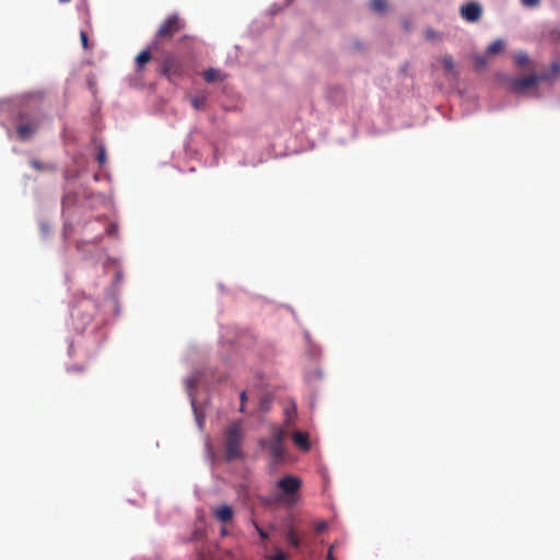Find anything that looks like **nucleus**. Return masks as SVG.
I'll use <instances>...</instances> for the list:
<instances>
[{
  "mask_svg": "<svg viewBox=\"0 0 560 560\" xmlns=\"http://www.w3.org/2000/svg\"><path fill=\"white\" fill-rule=\"evenodd\" d=\"M185 21L177 13L168 15L159 26L154 35L152 46L158 47L159 45L171 40L185 27Z\"/></svg>",
  "mask_w": 560,
  "mask_h": 560,
  "instance_id": "obj_1",
  "label": "nucleus"
},
{
  "mask_svg": "<svg viewBox=\"0 0 560 560\" xmlns=\"http://www.w3.org/2000/svg\"><path fill=\"white\" fill-rule=\"evenodd\" d=\"M242 442L243 431L241 422H234L229 425L224 432V447L228 460H233L243 456L241 450Z\"/></svg>",
  "mask_w": 560,
  "mask_h": 560,
  "instance_id": "obj_2",
  "label": "nucleus"
},
{
  "mask_svg": "<svg viewBox=\"0 0 560 560\" xmlns=\"http://www.w3.org/2000/svg\"><path fill=\"white\" fill-rule=\"evenodd\" d=\"M160 72L171 83H176L186 75L187 69L180 57L173 52H166L161 61Z\"/></svg>",
  "mask_w": 560,
  "mask_h": 560,
  "instance_id": "obj_3",
  "label": "nucleus"
},
{
  "mask_svg": "<svg viewBox=\"0 0 560 560\" xmlns=\"http://www.w3.org/2000/svg\"><path fill=\"white\" fill-rule=\"evenodd\" d=\"M42 114L38 110L22 112L19 115L16 125V133L21 141L31 139L39 129L42 122Z\"/></svg>",
  "mask_w": 560,
  "mask_h": 560,
  "instance_id": "obj_4",
  "label": "nucleus"
},
{
  "mask_svg": "<svg viewBox=\"0 0 560 560\" xmlns=\"http://www.w3.org/2000/svg\"><path fill=\"white\" fill-rule=\"evenodd\" d=\"M287 432L284 428L278 425H271L270 428V438L268 440H261L259 444L262 447H266L271 455V457L279 462L283 458L284 448L283 441L285 439Z\"/></svg>",
  "mask_w": 560,
  "mask_h": 560,
  "instance_id": "obj_5",
  "label": "nucleus"
},
{
  "mask_svg": "<svg viewBox=\"0 0 560 560\" xmlns=\"http://www.w3.org/2000/svg\"><path fill=\"white\" fill-rule=\"evenodd\" d=\"M301 486V479L295 476L288 475L279 479L277 487L281 491L282 495H280L278 500H283L289 504H293L295 502V494L299 492Z\"/></svg>",
  "mask_w": 560,
  "mask_h": 560,
  "instance_id": "obj_6",
  "label": "nucleus"
},
{
  "mask_svg": "<svg viewBox=\"0 0 560 560\" xmlns=\"http://www.w3.org/2000/svg\"><path fill=\"white\" fill-rule=\"evenodd\" d=\"M95 311H96L95 301H93L91 299H85V300L79 302L73 307L72 316L74 318L82 319V322L85 324V323H90L93 319V317L95 315Z\"/></svg>",
  "mask_w": 560,
  "mask_h": 560,
  "instance_id": "obj_7",
  "label": "nucleus"
},
{
  "mask_svg": "<svg viewBox=\"0 0 560 560\" xmlns=\"http://www.w3.org/2000/svg\"><path fill=\"white\" fill-rule=\"evenodd\" d=\"M462 18L468 22H476L481 16V7L478 3L469 2L460 8Z\"/></svg>",
  "mask_w": 560,
  "mask_h": 560,
  "instance_id": "obj_8",
  "label": "nucleus"
},
{
  "mask_svg": "<svg viewBox=\"0 0 560 560\" xmlns=\"http://www.w3.org/2000/svg\"><path fill=\"white\" fill-rule=\"evenodd\" d=\"M537 83V77L534 74L522 77L512 82V89L516 93H522Z\"/></svg>",
  "mask_w": 560,
  "mask_h": 560,
  "instance_id": "obj_9",
  "label": "nucleus"
},
{
  "mask_svg": "<svg viewBox=\"0 0 560 560\" xmlns=\"http://www.w3.org/2000/svg\"><path fill=\"white\" fill-rule=\"evenodd\" d=\"M233 509L228 504H221L213 509V516L221 523H228L233 517Z\"/></svg>",
  "mask_w": 560,
  "mask_h": 560,
  "instance_id": "obj_10",
  "label": "nucleus"
},
{
  "mask_svg": "<svg viewBox=\"0 0 560 560\" xmlns=\"http://www.w3.org/2000/svg\"><path fill=\"white\" fill-rule=\"evenodd\" d=\"M293 443L296 447L303 452H307L311 448L308 434L305 432L296 431L292 435Z\"/></svg>",
  "mask_w": 560,
  "mask_h": 560,
  "instance_id": "obj_11",
  "label": "nucleus"
},
{
  "mask_svg": "<svg viewBox=\"0 0 560 560\" xmlns=\"http://www.w3.org/2000/svg\"><path fill=\"white\" fill-rule=\"evenodd\" d=\"M152 59L151 50L145 49L142 50L137 57H136V71L141 72L144 66Z\"/></svg>",
  "mask_w": 560,
  "mask_h": 560,
  "instance_id": "obj_12",
  "label": "nucleus"
},
{
  "mask_svg": "<svg viewBox=\"0 0 560 560\" xmlns=\"http://www.w3.org/2000/svg\"><path fill=\"white\" fill-rule=\"evenodd\" d=\"M440 61L442 62V66L447 74H451L453 77H457L458 73L455 69V63L453 60V57L450 55H444L441 57Z\"/></svg>",
  "mask_w": 560,
  "mask_h": 560,
  "instance_id": "obj_13",
  "label": "nucleus"
},
{
  "mask_svg": "<svg viewBox=\"0 0 560 560\" xmlns=\"http://www.w3.org/2000/svg\"><path fill=\"white\" fill-rule=\"evenodd\" d=\"M287 541L294 548H300L302 540L293 526H289L285 533Z\"/></svg>",
  "mask_w": 560,
  "mask_h": 560,
  "instance_id": "obj_14",
  "label": "nucleus"
},
{
  "mask_svg": "<svg viewBox=\"0 0 560 560\" xmlns=\"http://www.w3.org/2000/svg\"><path fill=\"white\" fill-rule=\"evenodd\" d=\"M504 43L502 39H497L492 42L487 48V55H497L503 51Z\"/></svg>",
  "mask_w": 560,
  "mask_h": 560,
  "instance_id": "obj_15",
  "label": "nucleus"
},
{
  "mask_svg": "<svg viewBox=\"0 0 560 560\" xmlns=\"http://www.w3.org/2000/svg\"><path fill=\"white\" fill-rule=\"evenodd\" d=\"M386 8H387L386 0H371V2H370V9L376 13L385 12Z\"/></svg>",
  "mask_w": 560,
  "mask_h": 560,
  "instance_id": "obj_16",
  "label": "nucleus"
},
{
  "mask_svg": "<svg viewBox=\"0 0 560 560\" xmlns=\"http://www.w3.org/2000/svg\"><path fill=\"white\" fill-rule=\"evenodd\" d=\"M296 408L295 406L288 407L284 410L285 419H284V425L289 427L295 419Z\"/></svg>",
  "mask_w": 560,
  "mask_h": 560,
  "instance_id": "obj_17",
  "label": "nucleus"
},
{
  "mask_svg": "<svg viewBox=\"0 0 560 560\" xmlns=\"http://www.w3.org/2000/svg\"><path fill=\"white\" fill-rule=\"evenodd\" d=\"M202 75L208 83H212L219 78V71L213 68H210L205 70Z\"/></svg>",
  "mask_w": 560,
  "mask_h": 560,
  "instance_id": "obj_18",
  "label": "nucleus"
},
{
  "mask_svg": "<svg viewBox=\"0 0 560 560\" xmlns=\"http://www.w3.org/2000/svg\"><path fill=\"white\" fill-rule=\"evenodd\" d=\"M96 161L98 162L100 166H103L107 161L106 150L102 144L97 145Z\"/></svg>",
  "mask_w": 560,
  "mask_h": 560,
  "instance_id": "obj_19",
  "label": "nucleus"
},
{
  "mask_svg": "<svg viewBox=\"0 0 560 560\" xmlns=\"http://www.w3.org/2000/svg\"><path fill=\"white\" fill-rule=\"evenodd\" d=\"M205 104H206V96H203V95L195 96L191 100V105L197 110L201 109L205 106Z\"/></svg>",
  "mask_w": 560,
  "mask_h": 560,
  "instance_id": "obj_20",
  "label": "nucleus"
},
{
  "mask_svg": "<svg viewBox=\"0 0 560 560\" xmlns=\"http://www.w3.org/2000/svg\"><path fill=\"white\" fill-rule=\"evenodd\" d=\"M474 62H475V67H476L478 70H481V69H483V68L487 66V63H488L487 56L477 55V56H475V58H474Z\"/></svg>",
  "mask_w": 560,
  "mask_h": 560,
  "instance_id": "obj_21",
  "label": "nucleus"
},
{
  "mask_svg": "<svg viewBox=\"0 0 560 560\" xmlns=\"http://www.w3.org/2000/svg\"><path fill=\"white\" fill-rule=\"evenodd\" d=\"M529 58L525 52H518L515 55V61L518 66H525Z\"/></svg>",
  "mask_w": 560,
  "mask_h": 560,
  "instance_id": "obj_22",
  "label": "nucleus"
},
{
  "mask_svg": "<svg viewBox=\"0 0 560 560\" xmlns=\"http://www.w3.org/2000/svg\"><path fill=\"white\" fill-rule=\"evenodd\" d=\"M327 529V523L325 521H320V522H316L314 524V530L317 533V534H320L323 533L324 530Z\"/></svg>",
  "mask_w": 560,
  "mask_h": 560,
  "instance_id": "obj_23",
  "label": "nucleus"
},
{
  "mask_svg": "<svg viewBox=\"0 0 560 560\" xmlns=\"http://www.w3.org/2000/svg\"><path fill=\"white\" fill-rule=\"evenodd\" d=\"M267 560H287V557L282 550H277L273 556H267Z\"/></svg>",
  "mask_w": 560,
  "mask_h": 560,
  "instance_id": "obj_24",
  "label": "nucleus"
},
{
  "mask_svg": "<svg viewBox=\"0 0 560 560\" xmlns=\"http://www.w3.org/2000/svg\"><path fill=\"white\" fill-rule=\"evenodd\" d=\"M81 43L84 49H89V38L88 34L84 31H81L80 33Z\"/></svg>",
  "mask_w": 560,
  "mask_h": 560,
  "instance_id": "obj_25",
  "label": "nucleus"
},
{
  "mask_svg": "<svg viewBox=\"0 0 560 560\" xmlns=\"http://www.w3.org/2000/svg\"><path fill=\"white\" fill-rule=\"evenodd\" d=\"M253 525L255 526L261 539H267L269 537L268 534L255 521H253Z\"/></svg>",
  "mask_w": 560,
  "mask_h": 560,
  "instance_id": "obj_26",
  "label": "nucleus"
},
{
  "mask_svg": "<svg viewBox=\"0 0 560 560\" xmlns=\"http://www.w3.org/2000/svg\"><path fill=\"white\" fill-rule=\"evenodd\" d=\"M425 38L427 39H436L438 35H436L435 31L429 28L425 31Z\"/></svg>",
  "mask_w": 560,
  "mask_h": 560,
  "instance_id": "obj_27",
  "label": "nucleus"
},
{
  "mask_svg": "<svg viewBox=\"0 0 560 560\" xmlns=\"http://www.w3.org/2000/svg\"><path fill=\"white\" fill-rule=\"evenodd\" d=\"M522 3L526 7H535L539 3V0H522Z\"/></svg>",
  "mask_w": 560,
  "mask_h": 560,
  "instance_id": "obj_28",
  "label": "nucleus"
},
{
  "mask_svg": "<svg viewBox=\"0 0 560 560\" xmlns=\"http://www.w3.org/2000/svg\"><path fill=\"white\" fill-rule=\"evenodd\" d=\"M240 398H241L240 411L244 412V405H245V400H246V392H242L241 395H240Z\"/></svg>",
  "mask_w": 560,
  "mask_h": 560,
  "instance_id": "obj_29",
  "label": "nucleus"
},
{
  "mask_svg": "<svg viewBox=\"0 0 560 560\" xmlns=\"http://www.w3.org/2000/svg\"><path fill=\"white\" fill-rule=\"evenodd\" d=\"M69 371L74 373H82L84 372V368L81 365H73L69 369Z\"/></svg>",
  "mask_w": 560,
  "mask_h": 560,
  "instance_id": "obj_30",
  "label": "nucleus"
},
{
  "mask_svg": "<svg viewBox=\"0 0 560 560\" xmlns=\"http://www.w3.org/2000/svg\"><path fill=\"white\" fill-rule=\"evenodd\" d=\"M327 560H336V559H335V557L332 556L331 548H330V549H329V551H328Z\"/></svg>",
  "mask_w": 560,
  "mask_h": 560,
  "instance_id": "obj_31",
  "label": "nucleus"
},
{
  "mask_svg": "<svg viewBox=\"0 0 560 560\" xmlns=\"http://www.w3.org/2000/svg\"><path fill=\"white\" fill-rule=\"evenodd\" d=\"M221 535H222V536L228 535V530H226L225 528H222V529H221Z\"/></svg>",
  "mask_w": 560,
  "mask_h": 560,
  "instance_id": "obj_32",
  "label": "nucleus"
},
{
  "mask_svg": "<svg viewBox=\"0 0 560 560\" xmlns=\"http://www.w3.org/2000/svg\"><path fill=\"white\" fill-rule=\"evenodd\" d=\"M553 35L556 38H560V31H558L557 33L555 32Z\"/></svg>",
  "mask_w": 560,
  "mask_h": 560,
  "instance_id": "obj_33",
  "label": "nucleus"
},
{
  "mask_svg": "<svg viewBox=\"0 0 560 560\" xmlns=\"http://www.w3.org/2000/svg\"><path fill=\"white\" fill-rule=\"evenodd\" d=\"M60 3H68L70 0H58Z\"/></svg>",
  "mask_w": 560,
  "mask_h": 560,
  "instance_id": "obj_34",
  "label": "nucleus"
},
{
  "mask_svg": "<svg viewBox=\"0 0 560 560\" xmlns=\"http://www.w3.org/2000/svg\"><path fill=\"white\" fill-rule=\"evenodd\" d=\"M188 38H190V37L189 36H184V37L180 38V40H185V39H188Z\"/></svg>",
  "mask_w": 560,
  "mask_h": 560,
  "instance_id": "obj_35",
  "label": "nucleus"
},
{
  "mask_svg": "<svg viewBox=\"0 0 560 560\" xmlns=\"http://www.w3.org/2000/svg\"><path fill=\"white\" fill-rule=\"evenodd\" d=\"M33 165H34L35 167H38V163H37V162H33Z\"/></svg>",
  "mask_w": 560,
  "mask_h": 560,
  "instance_id": "obj_36",
  "label": "nucleus"
}]
</instances>
